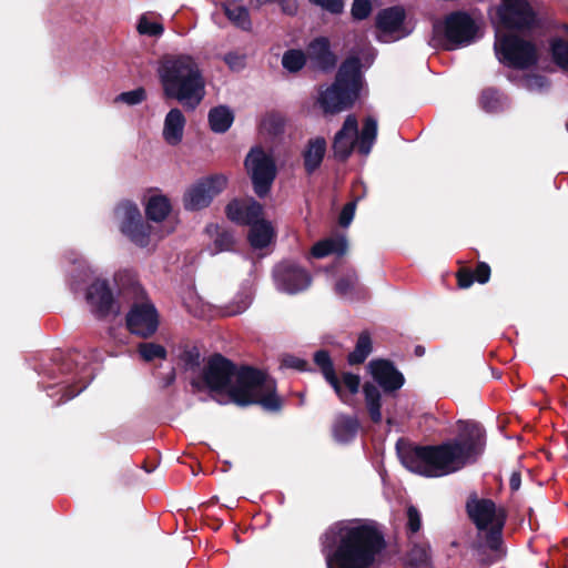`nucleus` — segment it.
Segmentation results:
<instances>
[{
  "instance_id": "20",
  "label": "nucleus",
  "mask_w": 568,
  "mask_h": 568,
  "mask_svg": "<svg viewBox=\"0 0 568 568\" xmlns=\"http://www.w3.org/2000/svg\"><path fill=\"white\" fill-rule=\"evenodd\" d=\"M185 122V116L180 109L174 108L168 112L164 119L162 135L169 145L175 146L181 143Z\"/></svg>"
},
{
  "instance_id": "14",
  "label": "nucleus",
  "mask_w": 568,
  "mask_h": 568,
  "mask_svg": "<svg viewBox=\"0 0 568 568\" xmlns=\"http://www.w3.org/2000/svg\"><path fill=\"white\" fill-rule=\"evenodd\" d=\"M273 277L277 290L296 294L311 284L310 274L292 262H282L274 267Z\"/></svg>"
},
{
  "instance_id": "7",
  "label": "nucleus",
  "mask_w": 568,
  "mask_h": 568,
  "mask_svg": "<svg viewBox=\"0 0 568 568\" xmlns=\"http://www.w3.org/2000/svg\"><path fill=\"white\" fill-rule=\"evenodd\" d=\"M495 52L498 60L515 69H528L538 61L537 49L530 41L496 29Z\"/></svg>"
},
{
  "instance_id": "40",
  "label": "nucleus",
  "mask_w": 568,
  "mask_h": 568,
  "mask_svg": "<svg viewBox=\"0 0 568 568\" xmlns=\"http://www.w3.org/2000/svg\"><path fill=\"white\" fill-rule=\"evenodd\" d=\"M521 85L530 92H542L549 88V82L542 75L530 74L523 79Z\"/></svg>"
},
{
  "instance_id": "3",
  "label": "nucleus",
  "mask_w": 568,
  "mask_h": 568,
  "mask_svg": "<svg viewBox=\"0 0 568 568\" xmlns=\"http://www.w3.org/2000/svg\"><path fill=\"white\" fill-rule=\"evenodd\" d=\"M327 568H368L384 548L382 534L363 520H342L321 536Z\"/></svg>"
},
{
  "instance_id": "2",
  "label": "nucleus",
  "mask_w": 568,
  "mask_h": 568,
  "mask_svg": "<svg viewBox=\"0 0 568 568\" xmlns=\"http://www.w3.org/2000/svg\"><path fill=\"white\" fill-rule=\"evenodd\" d=\"M204 384L213 392H226L240 406L261 405L267 412H278L281 399L275 394V383L261 371L242 367L220 354L213 355L203 372Z\"/></svg>"
},
{
  "instance_id": "33",
  "label": "nucleus",
  "mask_w": 568,
  "mask_h": 568,
  "mask_svg": "<svg viewBox=\"0 0 568 568\" xmlns=\"http://www.w3.org/2000/svg\"><path fill=\"white\" fill-rule=\"evenodd\" d=\"M373 351V342L367 332H362L357 338L355 348L348 354L347 361L351 365L362 364Z\"/></svg>"
},
{
  "instance_id": "41",
  "label": "nucleus",
  "mask_w": 568,
  "mask_h": 568,
  "mask_svg": "<svg viewBox=\"0 0 568 568\" xmlns=\"http://www.w3.org/2000/svg\"><path fill=\"white\" fill-rule=\"evenodd\" d=\"M138 31L141 34L159 37L163 33L164 28L161 23L151 21L145 16H142L138 23Z\"/></svg>"
},
{
  "instance_id": "18",
  "label": "nucleus",
  "mask_w": 568,
  "mask_h": 568,
  "mask_svg": "<svg viewBox=\"0 0 568 568\" xmlns=\"http://www.w3.org/2000/svg\"><path fill=\"white\" fill-rule=\"evenodd\" d=\"M368 372L374 382L383 388L385 393L396 392L404 385L405 378L396 367L386 359H373L369 362Z\"/></svg>"
},
{
  "instance_id": "19",
  "label": "nucleus",
  "mask_w": 568,
  "mask_h": 568,
  "mask_svg": "<svg viewBox=\"0 0 568 568\" xmlns=\"http://www.w3.org/2000/svg\"><path fill=\"white\" fill-rule=\"evenodd\" d=\"M306 59L315 69L323 71L335 67L336 59L329 49V42L326 38H317L310 42L306 50Z\"/></svg>"
},
{
  "instance_id": "51",
  "label": "nucleus",
  "mask_w": 568,
  "mask_h": 568,
  "mask_svg": "<svg viewBox=\"0 0 568 568\" xmlns=\"http://www.w3.org/2000/svg\"><path fill=\"white\" fill-rule=\"evenodd\" d=\"M282 366L303 372L307 369V362L294 355H285L282 359Z\"/></svg>"
},
{
  "instance_id": "46",
  "label": "nucleus",
  "mask_w": 568,
  "mask_h": 568,
  "mask_svg": "<svg viewBox=\"0 0 568 568\" xmlns=\"http://www.w3.org/2000/svg\"><path fill=\"white\" fill-rule=\"evenodd\" d=\"M429 559L428 549L422 545H414L408 552V561L412 566L425 565Z\"/></svg>"
},
{
  "instance_id": "12",
  "label": "nucleus",
  "mask_w": 568,
  "mask_h": 568,
  "mask_svg": "<svg viewBox=\"0 0 568 568\" xmlns=\"http://www.w3.org/2000/svg\"><path fill=\"white\" fill-rule=\"evenodd\" d=\"M227 183L223 174H216L199 180L192 184L183 195L184 207L189 211H197L206 207L221 193Z\"/></svg>"
},
{
  "instance_id": "24",
  "label": "nucleus",
  "mask_w": 568,
  "mask_h": 568,
  "mask_svg": "<svg viewBox=\"0 0 568 568\" xmlns=\"http://www.w3.org/2000/svg\"><path fill=\"white\" fill-rule=\"evenodd\" d=\"M67 258L71 264L74 265L73 270L71 271L72 274L70 278V287L73 291H78L81 288L82 284L90 278L92 275V270L82 258V256L77 252H69Z\"/></svg>"
},
{
  "instance_id": "39",
  "label": "nucleus",
  "mask_w": 568,
  "mask_h": 568,
  "mask_svg": "<svg viewBox=\"0 0 568 568\" xmlns=\"http://www.w3.org/2000/svg\"><path fill=\"white\" fill-rule=\"evenodd\" d=\"M357 282V275L354 272H349L337 281L335 291L341 296H349L355 290Z\"/></svg>"
},
{
  "instance_id": "6",
  "label": "nucleus",
  "mask_w": 568,
  "mask_h": 568,
  "mask_svg": "<svg viewBox=\"0 0 568 568\" xmlns=\"http://www.w3.org/2000/svg\"><path fill=\"white\" fill-rule=\"evenodd\" d=\"M377 136V120L374 116H367L364 120L362 131L358 133V122L355 115H348L342 129L335 134L333 150L335 156L346 160L353 152L355 145L358 152L366 156L375 143Z\"/></svg>"
},
{
  "instance_id": "26",
  "label": "nucleus",
  "mask_w": 568,
  "mask_h": 568,
  "mask_svg": "<svg viewBox=\"0 0 568 568\" xmlns=\"http://www.w3.org/2000/svg\"><path fill=\"white\" fill-rule=\"evenodd\" d=\"M205 231L211 237L214 236L213 245L209 247L212 255L232 250L235 241L233 234L230 231L221 227L217 224L207 225Z\"/></svg>"
},
{
  "instance_id": "9",
  "label": "nucleus",
  "mask_w": 568,
  "mask_h": 568,
  "mask_svg": "<svg viewBox=\"0 0 568 568\" xmlns=\"http://www.w3.org/2000/svg\"><path fill=\"white\" fill-rule=\"evenodd\" d=\"M114 217L119 224L120 231L140 247L149 246L154 240L158 241L162 235H158L153 227L145 223L136 204L124 201L116 205Z\"/></svg>"
},
{
  "instance_id": "11",
  "label": "nucleus",
  "mask_w": 568,
  "mask_h": 568,
  "mask_svg": "<svg viewBox=\"0 0 568 568\" xmlns=\"http://www.w3.org/2000/svg\"><path fill=\"white\" fill-rule=\"evenodd\" d=\"M314 362L322 369L326 382L334 388L341 400L352 405V397L357 394L361 385L358 375L344 373L341 378L335 374L329 354L326 351H318L314 354Z\"/></svg>"
},
{
  "instance_id": "1",
  "label": "nucleus",
  "mask_w": 568,
  "mask_h": 568,
  "mask_svg": "<svg viewBox=\"0 0 568 568\" xmlns=\"http://www.w3.org/2000/svg\"><path fill=\"white\" fill-rule=\"evenodd\" d=\"M485 430L474 422L463 423L458 436L437 446L416 447L400 454L402 464L425 477H443L475 462L485 448Z\"/></svg>"
},
{
  "instance_id": "21",
  "label": "nucleus",
  "mask_w": 568,
  "mask_h": 568,
  "mask_svg": "<svg viewBox=\"0 0 568 568\" xmlns=\"http://www.w3.org/2000/svg\"><path fill=\"white\" fill-rule=\"evenodd\" d=\"M91 379V371L85 364H82L78 368L72 379H68L63 386H60L58 392H63L62 397L57 404L64 403L79 395L83 389L87 388Z\"/></svg>"
},
{
  "instance_id": "22",
  "label": "nucleus",
  "mask_w": 568,
  "mask_h": 568,
  "mask_svg": "<svg viewBox=\"0 0 568 568\" xmlns=\"http://www.w3.org/2000/svg\"><path fill=\"white\" fill-rule=\"evenodd\" d=\"M325 153L326 141L324 138L316 136L307 142L305 150L303 151L302 154L304 168L307 174L314 173L320 168Z\"/></svg>"
},
{
  "instance_id": "47",
  "label": "nucleus",
  "mask_w": 568,
  "mask_h": 568,
  "mask_svg": "<svg viewBox=\"0 0 568 568\" xmlns=\"http://www.w3.org/2000/svg\"><path fill=\"white\" fill-rule=\"evenodd\" d=\"M312 4L320 7L331 14H341L344 11L343 0H308Z\"/></svg>"
},
{
  "instance_id": "30",
  "label": "nucleus",
  "mask_w": 568,
  "mask_h": 568,
  "mask_svg": "<svg viewBox=\"0 0 568 568\" xmlns=\"http://www.w3.org/2000/svg\"><path fill=\"white\" fill-rule=\"evenodd\" d=\"M234 120L233 112L229 106L220 105L213 108L209 113V123L212 131L216 133L226 132Z\"/></svg>"
},
{
  "instance_id": "48",
  "label": "nucleus",
  "mask_w": 568,
  "mask_h": 568,
  "mask_svg": "<svg viewBox=\"0 0 568 568\" xmlns=\"http://www.w3.org/2000/svg\"><path fill=\"white\" fill-rule=\"evenodd\" d=\"M351 12L355 20H364L372 12V4L369 0H354Z\"/></svg>"
},
{
  "instance_id": "58",
  "label": "nucleus",
  "mask_w": 568,
  "mask_h": 568,
  "mask_svg": "<svg viewBox=\"0 0 568 568\" xmlns=\"http://www.w3.org/2000/svg\"><path fill=\"white\" fill-rule=\"evenodd\" d=\"M257 6H263L271 2H276L277 0H253Z\"/></svg>"
},
{
  "instance_id": "10",
  "label": "nucleus",
  "mask_w": 568,
  "mask_h": 568,
  "mask_svg": "<svg viewBox=\"0 0 568 568\" xmlns=\"http://www.w3.org/2000/svg\"><path fill=\"white\" fill-rule=\"evenodd\" d=\"M245 168L252 180L254 192L264 197L276 178V164L271 153L261 146L252 148L245 158Z\"/></svg>"
},
{
  "instance_id": "25",
  "label": "nucleus",
  "mask_w": 568,
  "mask_h": 568,
  "mask_svg": "<svg viewBox=\"0 0 568 568\" xmlns=\"http://www.w3.org/2000/svg\"><path fill=\"white\" fill-rule=\"evenodd\" d=\"M223 10L227 19L239 29L248 31L252 28L250 12L246 7L236 2L229 1L223 3Z\"/></svg>"
},
{
  "instance_id": "32",
  "label": "nucleus",
  "mask_w": 568,
  "mask_h": 568,
  "mask_svg": "<svg viewBox=\"0 0 568 568\" xmlns=\"http://www.w3.org/2000/svg\"><path fill=\"white\" fill-rule=\"evenodd\" d=\"M363 393L365 396V404L371 416V419L374 423H379L382 420L381 392L374 384L366 383L363 386Z\"/></svg>"
},
{
  "instance_id": "23",
  "label": "nucleus",
  "mask_w": 568,
  "mask_h": 568,
  "mask_svg": "<svg viewBox=\"0 0 568 568\" xmlns=\"http://www.w3.org/2000/svg\"><path fill=\"white\" fill-rule=\"evenodd\" d=\"M405 19V12L399 7H392L382 10L376 18L377 28L385 32L393 34L399 30Z\"/></svg>"
},
{
  "instance_id": "17",
  "label": "nucleus",
  "mask_w": 568,
  "mask_h": 568,
  "mask_svg": "<svg viewBox=\"0 0 568 568\" xmlns=\"http://www.w3.org/2000/svg\"><path fill=\"white\" fill-rule=\"evenodd\" d=\"M85 300L90 311L99 318L119 313V307L106 281L97 280L93 282L87 290Z\"/></svg>"
},
{
  "instance_id": "55",
  "label": "nucleus",
  "mask_w": 568,
  "mask_h": 568,
  "mask_svg": "<svg viewBox=\"0 0 568 568\" xmlns=\"http://www.w3.org/2000/svg\"><path fill=\"white\" fill-rule=\"evenodd\" d=\"M280 3L282 11L285 14L294 16L297 13L298 4L296 0H277Z\"/></svg>"
},
{
  "instance_id": "36",
  "label": "nucleus",
  "mask_w": 568,
  "mask_h": 568,
  "mask_svg": "<svg viewBox=\"0 0 568 568\" xmlns=\"http://www.w3.org/2000/svg\"><path fill=\"white\" fill-rule=\"evenodd\" d=\"M551 55L555 63L568 72V42L556 39L551 42Z\"/></svg>"
},
{
  "instance_id": "27",
  "label": "nucleus",
  "mask_w": 568,
  "mask_h": 568,
  "mask_svg": "<svg viewBox=\"0 0 568 568\" xmlns=\"http://www.w3.org/2000/svg\"><path fill=\"white\" fill-rule=\"evenodd\" d=\"M171 212L170 200L163 194H153L145 204V214L153 222H162Z\"/></svg>"
},
{
  "instance_id": "37",
  "label": "nucleus",
  "mask_w": 568,
  "mask_h": 568,
  "mask_svg": "<svg viewBox=\"0 0 568 568\" xmlns=\"http://www.w3.org/2000/svg\"><path fill=\"white\" fill-rule=\"evenodd\" d=\"M243 203V209L245 210V214H244V224L245 225H250L251 227L253 226L254 223H260L262 221H264L263 219H261L262 214H263V206L254 201V200H248V201H242Z\"/></svg>"
},
{
  "instance_id": "57",
  "label": "nucleus",
  "mask_w": 568,
  "mask_h": 568,
  "mask_svg": "<svg viewBox=\"0 0 568 568\" xmlns=\"http://www.w3.org/2000/svg\"><path fill=\"white\" fill-rule=\"evenodd\" d=\"M521 478L519 473H513L509 478V486L513 491H516L520 488Z\"/></svg>"
},
{
  "instance_id": "16",
  "label": "nucleus",
  "mask_w": 568,
  "mask_h": 568,
  "mask_svg": "<svg viewBox=\"0 0 568 568\" xmlns=\"http://www.w3.org/2000/svg\"><path fill=\"white\" fill-rule=\"evenodd\" d=\"M469 518L479 530H486L488 527L505 525V514L497 509L495 503L490 499L471 497L466 504Z\"/></svg>"
},
{
  "instance_id": "31",
  "label": "nucleus",
  "mask_w": 568,
  "mask_h": 568,
  "mask_svg": "<svg viewBox=\"0 0 568 568\" xmlns=\"http://www.w3.org/2000/svg\"><path fill=\"white\" fill-rule=\"evenodd\" d=\"M346 248L347 242L344 237H331L317 242L312 248V254L318 258L333 253L341 256L346 252Z\"/></svg>"
},
{
  "instance_id": "15",
  "label": "nucleus",
  "mask_w": 568,
  "mask_h": 568,
  "mask_svg": "<svg viewBox=\"0 0 568 568\" xmlns=\"http://www.w3.org/2000/svg\"><path fill=\"white\" fill-rule=\"evenodd\" d=\"M130 332L141 337L153 335L159 326L156 308L150 302L134 304L126 315Z\"/></svg>"
},
{
  "instance_id": "49",
  "label": "nucleus",
  "mask_w": 568,
  "mask_h": 568,
  "mask_svg": "<svg viewBox=\"0 0 568 568\" xmlns=\"http://www.w3.org/2000/svg\"><path fill=\"white\" fill-rule=\"evenodd\" d=\"M245 210L243 209L242 201L234 200L226 206L227 217L239 224H244Z\"/></svg>"
},
{
  "instance_id": "29",
  "label": "nucleus",
  "mask_w": 568,
  "mask_h": 568,
  "mask_svg": "<svg viewBox=\"0 0 568 568\" xmlns=\"http://www.w3.org/2000/svg\"><path fill=\"white\" fill-rule=\"evenodd\" d=\"M274 237V229L267 221L254 223L248 233V241L254 248L266 247Z\"/></svg>"
},
{
  "instance_id": "13",
  "label": "nucleus",
  "mask_w": 568,
  "mask_h": 568,
  "mask_svg": "<svg viewBox=\"0 0 568 568\" xmlns=\"http://www.w3.org/2000/svg\"><path fill=\"white\" fill-rule=\"evenodd\" d=\"M497 16L501 27L508 30L530 28L536 20L535 12L526 0H503Z\"/></svg>"
},
{
  "instance_id": "28",
  "label": "nucleus",
  "mask_w": 568,
  "mask_h": 568,
  "mask_svg": "<svg viewBox=\"0 0 568 568\" xmlns=\"http://www.w3.org/2000/svg\"><path fill=\"white\" fill-rule=\"evenodd\" d=\"M358 428L359 423L356 417L341 415L334 423V437L339 443H347L356 436Z\"/></svg>"
},
{
  "instance_id": "42",
  "label": "nucleus",
  "mask_w": 568,
  "mask_h": 568,
  "mask_svg": "<svg viewBox=\"0 0 568 568\" xmlns=\"http://www.w3.org/2000/svg\"><path fill=\"white\" fill-rule=\"evenodd\" d=\"M145 98V90L142 88H138L128 92L120 93L114 101L125 103L128 105H136L143 102Z\"/></svg>"
},
{
  "instance_id": "45",
  "label": "nucleus",
  "mask_w": 568,
  "mask_h": 568,
  "mask_svg": "<svg viewBox=\"0 0 568 568\" xmlns=\"http://www.w3.org/2000/svg\"><path fill=\"white\" fill-rule=\"evenodd\" d=\"M406 528L408 534L413 535L418 532L422 528V515L419 510L413 505L408 506L406 509Z\"/></svg>"
},
{
  "instance_id": "5",
  "label": "nucleus",
  "mask_w": 568,
  "mask_h": 568,
  "mask_svg": "<svg viewBox=\"0 0 568 568\" xmlns=\"http://www.w3.org/2000/svg\"><path fill=\"white\" fill-rule=\"evenodd\" d=\"M363 87L359 59L348 58L341 64L335 82L321 91L318 102L325 113H338L355 103Z\"/></svg>"
},
{
  "instance_id": "54",
  "label": "nucleus",
  "mask_w": 568,
  "mask_h": 568,
  "mask_svg": "<svg viewBox=\"0 0 568 568\" xmlns=\"http://www.w3.org/2000/svg\"><path fill=\"white\" fill-rule=\"evenodd\" d=\"M473 274L478 283H487L490 277V267L486 263H479Z\"/></svg>"
},
{
  "instance_id": "44",
  "label": "nucleus",
  "mask_w": 568,
  "mask_h": 568,
  "mask_svg": "<svg viewBox=\"0 0 568 568\" xmlns=\"http://www.w3.org/2000/svg\"><path fill=\"white\" fill-rule=\"evenodd\" d=\"M251 301L248 293L237 295L234 302L226 307L224 315L233 316L243 313L248 308Z\"/></svg>"
},
{
  "instance_id": "38",
  "label": "nucleus",
  "mask_w": 568,
  "mask_h": 568,
  "mask_svg": "<svg viewBox=\"0 0 568 568\" xmlns=\"http://www.w3.org/2000/svg\"><path fill=\"white\" fill-rule=\"evenodd\" d=\"M139 354L145 362H151L155 358H165V348L155 343H141L139 345Z\"/></svg>"
},
{
  "instance_id": "35",
  "label": "nucleus",
  "mask_w": 568,
  "mask_h": 568,
  "mask_svg": "<svg viewBox=\"0 0 568 568\" xmlns=\"http://www.w3.org/2000/svg\"><path fill=\"white\" fill-rule=\"evenodd\" d=\"M306 63V54L302 50H288L283 54L282 64L290 72L300 71Z\"/></svg>"
},
{
  "instance_id": "53",
  "label": "nucleus",
  "mask_w": 568,
  "mask_h": 568,
  "mask_svg": "<svg viewBox=\"0 0 568 568\" xmlns=\"http://www.w3.org/2000/svg\"><path fill=\"white\" fill-rule=\"evenodd\" d=\"M200 353L193 348L183 353L182 361L186 368H195L200 366Z\"/></svg>"
},
{
  "instance_id": "52",
  "label": "nucleus",
  "mask_w": 568,
  "mask_h": 568,
  "mask_svg": "<svg viewBox=\"0 0 568 568\" xmlns=\"http://www.w3.org/2000/svg\"><path fill=\"white\" fill-rule=\"evenodd\" d=\"M355 209H356L355 202H349L343 207V210L339 214L341 226L347 227L352 223L354 215H355Z\"/></svg>"
},
{
  "instance_id": "50",
  "label": "nucleus",
  "mask_w": 568,
  "mask_h": 568,
  "mask_svg": "<svg viewBox=\"0 0 568 568\" xmlns=\"http://www.w3.org/2000/svg\"><path fill=\"white\" fill-rule=\"evenodd\" d=\"M224 62L233 71H241L245 67V57L236 52H229L224 55Z\"/></svg>"
},
{
  "instance_id": "43",
  "label": "nucleus",
  "mask_w": 568,
  "mask_h": 568,
  "mask_svg": "<svg viewBox=\"0 0 568 568\" xmlns=\"http://www.w3.org/2000/svg\"><path fill=\"white\" fill-rule=\"evenodd\" d=\"M489 530L486 532L485 542L487 547L494 551H498L501 555V531L504 526L494 525L488 527Z\"/></svg>"
},
{
  "instance_id": "4",
  "label": "nucleus",
  "mask_w": 568,
  "mask_h": 568,
  "mask_svg": "<svg viewBox=\"0 0 568 568\" xmlns=\"http://www.w3.org/2000/svg\"><path fill=\"white\" fill-rule=\"evenodd\" d=\"M166 98L194 110L205 95V81L196 60L189 54L168 55L158 68Z\"/></svg>"
},
{
  "instance_id": "59",
  "label": "nucleus",
  "mask_w": 568,
  "mask_h": 568,
  "mask_svg": "<svg viewBox=\"0 0 568 568\" xmlns=\"http://www.w3.org/2000/svg\"><path fill=\"white\" fill-rule=\"evenodd\" d=\"M415 353H416V355L422 356V355H424L425 349L422 346H416Z\"/></svg>"
},
{
  "instance_id": "8",
  "label": "nucleus",
  "mask_w": 568,
  "mask_h": 568,
  "mask_svg": "<svg viewBox=\"0 0 568 568\" xmlns=\"http://www.w3.org/2000/svg\"><path fill=\"white\" fill-rule=\"evenodd\" d=\"M478 26L466 12H453L443 21L433 26L434 34L443 38L448 50H455L473 43L478 38Z\"/></svg>"
},
{
  "instance_id": "60",
  "label": "nucleus",
  "mask_w": 568,
  "mask_h": 568,
  "mask_svg": "<svg viewBox=\"0 0 568 568\" xmlns=\"http://www.w3.org/2000/svg\"><path fill=\"white\" fill-rule=\"evenodd\" d=\"M192 385H193L194 387H196V388H199V387H200V384H199L197 382H193V383H192Z\"/></svg>"
},
{
  "instance_id": "34",
  "label": "nucleus",
  "mask_w": 568,
  "mask_h": 568,
  "mask_svg": "<svg viewBox=\"0 0 568 568\" xmlns=\"http://www.w3.org/2000/svg\"><path fill=\"white\" fill-rule=\"evenodd\" d=\"M507 99L496 90H484L480 95V105L487 112H499L507 106Z\"/></svg>"
},
{
  "instance_id": "56",
  "label": "nucleus",
  "mask_w": 568,
  "mask_h": 568,
  "mask_svg": "<svg viewBox=\"0 0 568 568\" xmlns=\"http://www.w3.org/2000/svg\"><path fill=\"white\" fill-rule=\"evenodd\" d=\"M474 281H476L473 272L469 271H460L458 273V285L462 288H468Z\"/></svg>"
}]
</instances>
